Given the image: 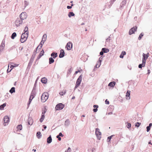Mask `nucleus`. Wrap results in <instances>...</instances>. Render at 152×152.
<instances>
[{
	"label": "nucleus",
	"mask_w": 152,
	"mask_h": 152,
	"mask_svg": "<svg viewBox=\"0 0 152 152\" xmlns=\"http://www.w3.org/2000/svg\"><path fill=\"white\" fill-rule=\"evenodd\" d=\"M4 123V126H6V123H8L9 121V117L7 116H5L3 119Z\"/></svg>",
	"instance_id": "9d476101"
},
{
	"label": "nucleus",
	"mask_w": 152,
	"mask_h": 152,
	"mask_svg": "<svg viewBox=\"0 0 152 152\" xmlns=\"http://www.w3.org/2000/svg\"><path fill=\"white\" fill-rule=\"evenodd\" d=\"M34 96L33 95H30V97L29 99V100L28 103V105H29L30 104L32 99L34 98Z\"/></svg>",
	"instance_id": "b1692460"
},
{
	"label": "nucleus",
	"mask_w": 152,
	"mask_h": 152,
	"mask_svg": "<svg viewBox=\"0 0 152 152\" xmlns=\"http://www.w3.org/2000/svg\"><path fill=\"white\" fill-rule=\"evenodd\" d=\"M144 34L143 33H141L140 34L138 38V39L139 40H140L142 39V37L143 36Z\"/></svg>",
	"instance_id": "c9c22d12"
},
{
	"label": "nucleus",
	"mask_w": 152,
	"mask_h": 152,
	"mask_svg": "<svg viewBox=\"0 0 152 152\" xmlns=\"http://www.w3.org/2000/svg\"><path fill=\"white\" fill-rule=\"evenodd\" d=\"M105 103L106 104H109V102L107 100V99H106L105 100Z\"/></svg>",
	"instance_id": "5fc2aeb1"
},
{
	"label": "nucleus",
	"mask_w": 152,
	"mask_h": 152,
	"mask_svg": "<svg viewBox=\"0 0 152 152\" xmlns=\"http://www.w3.org/2000/svg\"><path fill=\"white\" fill-rule=\"evenodd\" d=\"M42 82L44 84H45L47 82V79L45 77L42 78L41 79Z\"/></svg>",
	"instance_id": "4be33fe9"
},
{
	"label": "nucleus",
	"mask_w": 152,
	"mask_h": 152,
	"mask_svg": "<svg viewBox=\"0 0 152 152\" xmlns=\"http://www.w3.org/2000/svg\"><path fill=\"white\" fill-rule=\"evenodd\" d=\"M16 36V33L15 32H13L12 34V35L11 36V38L12 39H14L15 38Z\"/></svg>",
	"instance_id": "2f4dec72"
},
{
	"label": "nucleus",
	"mask_w": 152,
	"mask_h": 152,
	"mask_svg": "<svg viewBox=\"0 0 152 152\" xmlns=\"http://www.w3.org/2000/svg\"><path fill=\"white\" fill-rule=\"evenodd\" d=\"M23 23V20L20 19L18 18L15 21V25L17 27H18L21 24Z\"/></svg>",
	"instance_id": "39448f33"
},
{
	"label": "nucleus",
	"mask_w": 152,
	"mask_h": 152,
	"mask_svg": "<svg viewBox=\"0 0 152 152\" xmlns=\"http://www.w3.org/2000/svg\"><path fill=\"white\" fill-rule=\"evenodd\" d=\"M80 85H77V84H76H76L75 85V88H77L78 86H79Z\"/></svg>",
	"instance_id": "e2e57ef3"
},
{
	"label": "nucleus",
	"mask_w": 152,
	"mask_h": 152,
	"mask_svg": "<svg viewBox=\"0 0 152 152\" xmlns=\"http://www.w3.org/2000/svg\"><path fill=\"white\" fill-rule=\"evenodd\" d=\"M72 68H71L69 69L68 70V72H67V74H70L72 72Z\"/></svg>",
	"instance_id": "09e8293b"
},
{
	"label": "nucleus",
	"mask_w": 152,
	"mask_h": 152,
	"mask_svg": "<svg viewBox=\"0 0 152 152\" xmlns=\"http://www.w3.org/2000/svg\"><path fill=\"white\" fill-rule=\"evenodd\" d=\"M33 123V121L31 119H30L29 121L28 122V124L29 125H31Z\"/></svg>",
	"instance_id": "58836bf2"
},
{
	"label": "nucleus",
	"mask_w": 152,
	"mask_h": 152,
	"mask_svg": "<svg viewBox=\"0 0 152 152\" xmlns=\"http://www.w3.org/2000/svg\"><path fill=\"white\" fill-rule=\"evenodd\" d=\"M24 3L25 4V7H26L28 5L29 3L27 1L25 0L24 1Z\"/></svg>",
	"instance_id": "ea45409f"
},
{
	"label": "nucleus",
	"mask_w": 152,
	"mask_h": 152,
	"mask_svg": "<svg viewBox=\"0 0 152 152\" xmlns=\"http://www.w3.org/2000/svg\"><path fill=\"white\" fill-rule=\"evenodd\" d=\"M24 33H28V27L27 26H26L25 27L24 29Z\"/></svg>",
	"instance_id": "4c0bfd02"
},
{
	"label": "nucleus",
	"mask_w": 152,
	"mask_h": 152,
	"mask_svg": "<svg viewBox=\"0 0 152 152\" xmlns=\"http://www.w3.org/2000/svg\"><path fill=\"white\" fill-rule=\"evenodd\" d=\"M102 58H103L102 57V56H101L99 58V60L98 61V62H99V63H100V64H101V62H102Z\"/></svg>",
	"instance_id": "8fccbe9b"
},
{
	"label": "nucleus",
	"mask_w": 152,
	"mask_h": 152,
	"mask_svg": "<svg viewBox=\"0 0 152 152\" xmlns=\"http://www.w3.org/2000/svg\"><path fill=\"white\" fill-rule=\"evenodd\" d=\"M137 28V27L135 26V27H133L129 31V34L131 35L134 33L136 31Z\"/></svg>",
	"instance_id": "6e6552de"
},
{
	"label": "nucleus",
	"mask_w": 152,
	"mask_h": 152,
	"mask_svg": "<svg viewBox=\"0 0 152 152\" xmlns=\"http://www.w3.org/2000/svg\"><path fill=\"white\" fill-rule=\"evenodd\" d=\"M42 126L44 129H45L47 128V126L45 125H43Z\"/></svg>",
	"instance_id": "774afa93"
},
{
	"label": "nucleus",
	"mask_w": 152,
	"mask_h": 152,
	"mask_svg": "<svg viewBox=\"0 0 152 152\" xmlns=\"http://www.w3.org/2000/svg\"><path fill=\"white\" fill-rule=\"evenodd\" d=\"M102 50L104 53H107L108 52L109 50L108 49L105 48H103L102 49Z\"/></svg>",
	"instance_id": "c756f323"
},
{
	"label": "nucleus",
	"mask_w": 152,
	"mask_h": 152,
	"mask_svg": "<svg viewBox=\"0 0 152 152\" xmlns=\"http://www.w3.org/2000/svg\"><path fill=\"white\" fill-rule=\"evenodd\" d=\"M145 64L143 63H142L141 64H140L138 65V67L139 68L141 69L142 67H144L145 66Z\"/></svg>",
	"instance_id": "f704fd0d"
},
{
	"label": "nucleus",
	"mask_w": 152,
	"mask_h": 152,
	"mask_svg": "<svg viewBox=\"0 0 152 152\" xmlns=\"http://www.w3.org/2000/svg\"><path fill=\"white\" fill-rule=\"evenodd\" d=\"M75 14L72 12H69L68 14V16L69 18L75 16Z\"/></svg>",
	"instance_id": "393cba45"
},
{
	"label": "nucleus",
	"mask_w": 152,
	"mask_h": 152,
	"mask_svg": "<svg viewBox=\"0 0 152 152\" xmlns=\"http://www.w3.org/2000/svg\"><path fill=\"white\" fill-rule=\"evenodd\" d=\"M45 118V116L44 115H42L41 118L39 119L40 121L42 123L43 122V120H44Z\"/></svg>",
	"instance_id": "cd10ccee"
},
{
	"label": "nucleus",
	"mask_w": 152,
	"mask_h": 152,
	"mask_svg": "<svg viewBox=\"0 0 152 152\" xmlns=\"http://www.w3.org/2000/svg\"><path fill=\"white\" fill-rule=\"evenodd\" d=\"M9 92L11 94H12L13 93L15 92V88L14 87H12L11 89L10 90Z\"/></svg>",
	"instance_id": "c85d7f7f"
},
{
	"label": "nucleus",
	"mask_w": 152,
	"mask_h": 152,
	"mask_svg": "<svg viewBox=\"0 0 152 152\" xmlns=\"http://www.w3.org/2000/svg\"><path fill=\"white\" fill-rule=\"evenodd\" d=\"M65 53L64 50L63 49H61L60 51V53L59 56L60 58H62L64 56Z\"/></svg>",
	"instance_id": "f8f14e48"
},
{
	"label": "nucleus",
	"mask_w": 152,
	"mask_h": 152,
	"mask_svg": "<svg viewBox=\"0 0 152 152\" xmlns=\"http://www.w3.org/2000/svg\"><path fill=\"white\" fill-rule=\"evenodd\" d=\"M104 52L102 50V51L100 52L99 54L100 56H102L104 54Z\"/></svg>",
	"instance_id": "13d9d810"
},
{
	"label": "nucleus",
	"mask_w": 152,
	"mask_h": 152,
	"mask_svg": "<svg viewBox=\"0 0 152 152\" xmlns=\"http://www.w3.org/2000/svg\"><path fill=\"white\" fill-rule=\"evenodd\" d=\"M58 135H59V136H61V137H63L64 136V135L63 134H62L61 132H60L59 134Z\"/></svg>",
	"instance_id": "bf43d9fd"
},
{
	"label": "nucleus",
	"mask_w": 152,
	"mask_h": 152,
	"mask_svg": "<svg viewBox=\"0 0 152 152\" xmlns=\"http://www.w3.org/2000/svg\"><path fill=\"white\" fill-rule=\"evenodd\" d=\"M130 91H127L126 92V96L127 98V99H130Z\"/></svg>",
	"instance_id": "aec40b11"
},
{
	"label": "nucleus",
	"mask_w": 152,
	"mask_h": 152,
	"mask_svg": "<svg viewBox=\"0 0 152 152\" xmlns=\"http://www.w3.org/2000/svg\"><path fill=\"white\" fill-rule=\"evenodd\" d=\"M72 47V44L70 42H68L66 46V48L68 50H71Z\"/></svg>",
	"instance_id": "0eeeda50"
},
{
	"label": "nucleus",
	"mask_w": 152,
	"mask_h": 152,
	"mask_svg": "<svg viewBox=\"0 0 152 152\" xmlns=\"http://www.w3.org/2000/svg\"><path fill=\"white\" fill-rule=\"evenodd\" d=\"M83 77L82 75H80V76L77 79V80L76 81V83L77 84V85H80V84L82 80V78Z\"/></svg>",
	"instance_id": "9b49d317"
},
{
	"label": "nucleus",
	"mask_w": 152,
	"mask_h": 152,
	"mask_svg": "<svg viewBox=\"0 0 152 152\" xmlns=\"http://www.w3.org/2000/svg\"><path fill=\"white\" fill-rule=\"evenodd\" d=\"M20 19L22 20L26 19L27 18V15L25 12H22L20 15Z\"/></svg>",
	"instance_id": "423d86ee"
},
{
	"label": "nucleus",
	"mask_w": 152,
	"mask_h": 152,
	"mask_svg": "<svg viewBox=\"0 0 152 152\" xmlns=\"http://www.w3.org/2000/svg\"><path fill=\"white\" fill-rule=\"evenodd\" d=\"M98 107H99L98 106V105H94L93 106V107L94 108H97Z\"/></svg>",
	"instance_id": "052dcab7"
},
{
	"label": "nucleus",
	"mask_w": 152,
	"mask_h": 152,
	"mask_svg": "<svg viewBox=\"0 0 152 152\" xmlns=\"http://www.w3.org/2000/svg\"><path fill=\"white\" fill-rule=\"evenodd\" d=\"M59 94L61 95V96H63L64 94L63 92H60L59 93Z\"/></svg>",
	"instance_id": "0e129e2a"
},
{
	"label": "nucleus",
	"mask_w": 152,
	"mask_h": 152,
	"mask_svg": "<svg viewBox=\"0 0 152 152\" xmlns=\"http://www.w3.org/2000/svg\"><path fill=\"white\" fill-rule=\"evenodd\" d=\"M44 42H42V41L40 42V44H39V46L40 45V48H42V46L44 44Z\"/></svg>",
	"instance_id": "3c124183"
},
{
	"label": "nucleus",
	"mask_w": 152,
	"mask_h": 152,
	"mask_svg": "<svg viewBox=\"0 0 152 152\" xmlns=\"http://www.w3.org/2000/svg\"><path fill=\"white\" fill-rule=\"evenodd\" d=\"M5 46L4 44V41L3 40L2 41L0 45V47L1 48H2V49H3Z\"/></svg>",
	"instance_id": "72a5a7b5"
},
{
	"label": "nucleus",
	"mask_w": 152,
	"mask_h": 152,
	"mask_svg": "<svg viewBox=\"0 0 152 152\" xmlns=\"http://www.w3.org/2000/svg\"><path fill=\"white\" fill-rule=\"evenodd\" d=\"M48 94L47 92H44L41 96V101L43 102H45L48 99Z\"/></svg>",
	"instance_id": "7ed1b4c3"
},
{
	"label": "nucleus",
	"mask_w": 152,
	"mask_h": 152,
	"mask_svg": "<svg viewBox=\"0 0 152 152\" xmlns=\"http://www.w3.org/2000/svg\"><path fill=\"white\" fill-rule=\"evenodd\" d=\"M96 134L97 136L98 139L100 140V137L99 136L101 134V132H99V130L98 128H96L95 129Z\"/></svg>",
	"instance_id": "1a4fd4ad"
},
{
	"label": "nucleus",
	"mask_w": 152,
	"mask_h": 152,
	"mask_svg": "<svg viewBox=\"0 0 152 152\" xmlns=\"http://www.w3.org/2000/svg\"><path fill=\"white\" fill-rule=\"evenodd\" d=\"M47 142L48 144H50L51 143V142L52 141V138L51 135H50L47 138Z\"/></svg>",
	"instance_id": "2eb2a0df"
},
{
	"label": "nucleus",
	"mask_w": 152,
	"mask_h": 152,
	"mask_svg": "<svg viewBox=\"0 0 152 152\" xmlns=\"http://www.w3.org/2000/svg\"><path fill=\"white\" fill-rule=\"evenodd\" d=\"M70 122L69 119H66L65 121L64 125L66 126H68L70 124Z\"/></svg>",
	"instance_id": "4468645a"
},
{
	"label": "nucleus",
	"mask_w": 152,
	"mask_h": 152,
	"mask_svg": "<svg viewBox=\"0 0 152 152\" xmlns=\"http://www.w3.org/2000/svg\"><path fill=\"white\" fill-rule=\"evenodd\" d=\"M147 59V58H145L144 57H143V58H142V63H143L145 64L146 62V61Z\"/></svg>",
	"instance_id": "a19ab883"
},
{
	"label": "nucleus",
	"mask_w": 152,
	"mask_h": 152,
	"mask_svg": "<svg viewBox=\"0 0 152 152\" xmlns=\"http://www.w3.org/2000/svg\"><path fill=\"white\" fill-rule=\"evenodd\" d=\"M98 110L97 108H94L93 109V111L94 112H96Z\"/></svg>",
	"instance_id": "680f3d73"
},
{
	"label": "nucleus",
	"mask_w": 152,
	"mask_h": 152,
	"mask_svg": "<svg viewBox=\"0 0 152 152\" xmlns=\"http://www.w3.org/2000/svg\"><path fill=\"white\" fill-rule=\"evenodd\" d=\"M42 136L41 133L40 132H38L37 133V137L38 139H40Z\"/></svg>",
	"instance_id": "a878e982"
},
{
	"label": "nucleus",
	"mask_w": 152,
	"mask_h": 152,
	"mask_svg": "<svg viewBox=\"0 0 152 152\" xmlns=\"http://www.w3.org/2000/svg\"><path fill=\"white\" fill-rule=\"evenodd\" d=\"M54 61V60L53 58L52 57H50L49 58V64H51L53 63Z\"/></svg>",
	"instance_id": "bb28decb"
},
{
	"label": "nucleus",
	"mask_w": 152,
	"mask_h": 152,
	"mask_svg": "<svg viewBox=\"0 0 152 152\" xmlns=\"http://www.w3.org/2000/svg\"><path fill=\"white\" fill-rule=\"evenodd\" d=\"M10 68H11V69H12L14 68V67H15V66L12 65L11 64H9L8 65V67H9L10 66Z\"/></svg>",
	"instance_id": "4d7b16f0"
},
{
	"label": "nucleus",
	"mask_w": 152,
	"mask_h": 152,
	"mask_svg": "<svg viewBox=\"0 0 152 152\" xmlns=\"http://www.w3.org/2000/svg\"><path fill=\"white\" fill-rule=\"evenodd\" d=\"M100 65L101 64H100V63H99V62H98L96 65L95 67L96 68H98L100 67Z\"/></svg>",
	"instance_id": "37998d69"
},
{
	"label": "nucleus",
	"mask_w": 152,
	"mask_h": 152,
	"mask_svg": "<svg viewBox=\"0 0 152 152\" xmlns=\"http://www.w3.org/2000/svg\"><path fill=\"white\" fill-rule=\"evenodd\" d=\"M115 84V82L114 81L110 82L108 85V86L111 87H114Z\"/></svg>",
	"instance_id": "a211bd4d"
},
{
	"label": "nucleus",
	"mask_w": 152,
	"mask_h": 152,
	"mask_svg": "<svg viewBox=\"0 0 152 152\" xmlns=\"http://www.w3.org/2000/svg\"><path fill=\"white\" fill-rule=\"evenodd\" d=\"M60 137V136H59L58 135L56 136V138L58 139V140L59 141H60L61 140V138Z\"/></svg>",
	"instance_id": "603ef678"
},
{
	"label": "nucleus",
	"mask_w": 152,
	"mask_h": 152,
	"mask_svg": "<svg viewBox=\"0 0 152 152\" xmlns=\"http://www.w3.org/2000/svg\"><path fill=\"white\" fill-rule=\"evenodd\" d=\"M6 103H4L0 106V109L1 110L4 109V107L6 106Z\"/></svg>",
	"instance_id": "7c9ffc66"
},
{
	"label": "nucleus",
	"mask_w": 152,
	"mask_h": 152,
	"mask_svg": "<svg viewBox=\"0 0 152 152\" xmlns=\"http://www.w3.org/2000/svg\"><path fill=\"white\" fill-rule=\"evenodd\" d=\"M126 3V1L125 0L123 1L121 4L120 8L121 9L125 5Z\"/></svg>",
	"instance_id": "f3484780"
},
{
	"label": "nucleus",
	"mask_w": 152,
	"mask_h": 152,
	"mask_svg": "<svg viewBox=\"0 0 152 152\" xmlns=\"http://www.w3.org/2000/svg\"><path fill=\"white\" fill-rule=\"evenodd\" d=\"M47 35L46 34H44L42 37V42H45L46 40Z\"/></svg>",
	"instance_id": "412c9836"
},
{
	"label": "nucleus",
	"mask_w": 152,
	"mask_h": 152,
	"mask_svg": "<svg viewBox=\"0 0 152 152\" xmlns=\"http://www.w3.org/2000/svg\"><path fill=\"white\" fill-rule=\"evenodd\" d=\"M51 56L53 57L54 58H55L58 56L57 53L53 52L51 54Z\"/></svg>",
	"instance_id": "dca6fc26"
},
{
	"label": "nucleus",
	"mask_w": 152,
	"mask_h": 152,
	"mask_svg": "<svg viewBox=\"0 0 152 152\" xmlns=\"http://www.w3.org/2000/svg\"><path fill=\"white\" fill-rule=\"evenodd\" d=\"M114 1H113L112 0H111L110 2L109 3V7H110L111 6L112 4L114 2Z\"/></svg>",
	"instance_id": "79ce46f5"
},
{
	"label": "nucleus",
	"mask_w": 152,
	"mask_h": 152,
	"mask_svg": "<svg viewBox=\"0 0 152 152\" xmlns=\"http://www.w3.org/2000/svg\"><path fill=\"white\" fill-rule=\"evenodd\" d=\"M17 129L19 130H21L22 129V125L21 124L18 125L17 127Z\"/></svg>",
	"instance_id": "473e14b6"
},
{
	"label": "nucleus",
	"mask_w": 152,
	"mask_h": 152,
	"mask_svg": "<svg viewBox=\"0 0 152 152\" xmlns=\"http://www.w3.org/2000/svg\"><path fill=\"white\" fill-rule=\"evenodd\" d=\"M80 72V70H77V71H75V74H77V73H78V72Z\"/></svg>",
	"instance_id": "338daca9"
},
{
	"label": "nucleus",
	"mask_w": 152,
	"mask_h": 152,
	"mask_svg": "<svg viewBox=\"0 0 152 152\" xmlns=\"http://www.w3.org/2000/svg\"><path fill=\"white\" fill-rule=\"evenodd\" d=\"M148 53L147 54H145V53H143L142 54V58H143V57H144L145 58H147V59L148 57Z\"/></svg>",
	"instance_id": "e433bc0d"
},
{
	"label": "nucleus",
	"mask_w": 152,
	"mask_h": 152,
	"mask_svg": "<svg viewBox=\"0 0 152 152\" xmlns=\"http://www.w3.org/2000/svg\"><path fill=\"white\" fill-rule=\"evenodd\" d=\"M152 126V123H151L149 124V126L146 127L147 132H148L150 131Z\"/></svg>",
	"instance_id": "5701e85b"
},
{
	"label": "nucleus",
	"mask_w": 152,
	"mask_h": 152,
	"mask_svg": "<svg viewBox=\"0 0 152 152\" xmlns=\"http://www.w3.org/2000/svg\"><path fill=\"white\" fill-rule=\"evenodd\" d=\"M44 52L43 50H42L40 52L39 55L38 56L37 60H39L42 56L44 55Z\"/></svg>",
	"instance_id": "ddd939ff"
},
{
	"label": "nucleus",
	"mask_w": 152,
	"mask_h": 152,
	"mask_svg": "<svg viewBox=\"0 0 152 152\" xmlns=\"http://www.w3.org/2000/svg\"><path fill=\"white\" fill-rule=\"evenodd\" d=\"M28 35V32L25 33H22L21 36L20 42L21 43H24L27 40Z\"/></svg>",
	"instance_id": "f257e3e1"
},
{
	"label": "nucleus",
	"mask_w": 152,
	"mask_h": 152,
	"mask_svg": "<svg viewBox=\"0 0 152 152\" xmlns=\"http://www.w3.org/2000/svg\"><path fill=\"white\" fill-rule=\"evenodd\" d=\"M39 45H38L37 47L36 48V50H35L34 51L33 54L31 56V57L29 63H28V65H30V64H31V63H32V62L33 61L34 59L35 58V55L37 53V49L39 47Z\"/></svg>",
	"instance_id": "f03ea898"
},
{
	"label": "nucleus",
	"mask_w": 152,
	"mask_h": 152,
	"mask_svg": "<svg viewBox=\"0 0 152 152\" xmlns=\"http://www.w3.org/2000/svg\"><path fill=\"white\" fill-rule=\"evenodd\" d=\"M141 124V123L139 122H137L135 124V126L137 127H139Z\"/></svg>",
	"instance_id": "c03bdc74"
},
{
	"label": "nucleus",
	"mask_w": 152,
	"mask_h": 152,
	"mask_svg": "<svg viewBox=\"0 0 152 152\" xmlns=\"http://www.w3.org/2000/svg\"><path fill=\"white\" fill-rule=\"evenodd\" d=\"M110 39H109V38H107V39H106V44H107V43H109V40H110Z\"/></svg>",
	"instance_id": "6e6d98bb"
},
{
	"label": "nucleus",
	"mask_w": 152,
	"mask_h": 152,
	"mask_svg": "<svg viewBox=\"0 0 152 152\" xmlns=\"http://www.w3.org/2000/svg\"><path fill=\"white\" fill-rule=\"evenodd\" d=\"M67 8L68 9H70L72 8V6H67Z\"/></svg>",
	"instance_id": "69168bd1"
},
{
	"label": "nucleus",
	"mask_w": 152,
	"mask_h": 152,
	"mask_svg": "<svg viewBox=\"0 0 152 152\" xmlns=\"http://www.w3.org/2000/svg\"><path fill=\"white\" fill-rule=\"evenodd\" d=\"M126 54V52L124 51H123L120 55L119 57L121 58H123L124 56Z\"/></svg>",
	"instance_id": "6ab92c4d"
},
{
	"label": "nucleus",
	"mask_w": 152,
	"mask_h": 152,
	"mask_svg": "<svg viewBox=\"0 0 152 152\" xmlns=\"http://www.w3.org/2000/svg\"><path fill=\"white\" fill-rule=\"evenodd\" d=\"M71 151V149L70 147H69L68 148L67 151H66L65 152H70Z\"/></svg>",
	"instance_id": "864d4df0"
},
{
	"label": "nucleus",
	"mask_w": 152,
	"mask_h": 152,
	"mask_svg": "<svg viewBox=\"0 0 152 152\" xmlns=\"http://www.w3.org/2000/svg\"><path fill=\"white\" fill-rule=\"evenodd\" d=\"M64 107V105L61 103L57 104L55 107L56 110H61Z\"/></svg>",
	"instance_id": "20e7f679"
},
{
	"label": "nucleus",
	"mask_w": 152,
	"mask_h": 152,
	"mask_svg": "<svg viewBox=\"0 0 152 152\" xmlns=\"http://www.w3.org/2000/svg\"><path fill=\"white\" fill-rule=\"evenodd\" d=\"M113 136V135H111V136L110 137H107V142H109L110 141L111 139V138Z\"/></svg>",
	"instance_id": "de8ad7c7"
},
{
	"label": "nucleus",
	"mask_w": 152,
	"mask_h": 152,
	"mask_svg": "<svg viewBox=\"0 0 152 152\" xmlns=\"http://www.w3.org/2000/svg\"><path fill=\"white\" fill-rule=\"evenodd\" d=\"M127 124L126 126V127L128 129H129L130 128H131V124L128 123H127Z\"/></svg>",
	"instance_id": "a18cd8bd"
},
{
	"label": "nucleus",
	"mask_w": 152,
	"mask_h": 152,
	"mask_svg": "<svg viewBox=\"0 0 152 152\" xmlns=\"http://www.w3.org/2000/svg\"><path fill=\"white\" fill-rule=\"evenodd\" d=\"M47 110L46 108H44V110H43L42 111V115H44L45 114L46 112V111H47Z\"/></svg>",
	"instance_id": "49530a36"
}]
</instances>
